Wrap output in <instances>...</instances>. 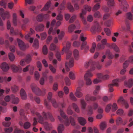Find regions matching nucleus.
Masks as SVG:
<instances>
[{"mask_svg": "<svg viewBox=\"0 0 133 133\" xmlns=\"http://www.w3.org/2000/svg\"><path fill=\"white\" fill-rule=\"evenodd\" d=\"M31 112L32 114H35L38 117V122L42 124H44L45 127L47 130H49L51 128V125L49 124L47 122H45L44 123V118L38 112H36L34 110H31Z\"/></svg>", "mask_w": 133, "mask_h": 133, "instance_id": "1", "label": "nucleus"}, {"mask_svg": "<svg viewBox=\"0 0 133 133\" xmlns=\"http://www.w3.org/2000/svg\"><path fill=\"white\" fill-rule=\"evenodd\" d=\"M31 88L33 92L38 95L43 96L46 93V90L44 88H42L41 90L38 88L36 85L34 83H32L30 85Z\"/></svg>", "mask_w": 133, "mask_h": 133, "instance_id": "2", "label": "nucleus"}, {"mask_svg": "<svg viewBox=\"0 0 133 133\" xmlns=\"http://www.w3.org/2000/svg\"><path fill=\"white\" fill-rule=\"evenodd\" d=\"M60 113L62 118L59 116H58V118L61 122L64 123L65 126H69L70 124V122L68 117L66 116L64 112L61 109L60 110Z\"/></svg>", "mask_w": 133, "mask_h": 133, "instance_id": "3", "label": "nucleus"}, {"mask_svg": "<svg viewBox=\"0 0 133 133\" xmlns=\"http://www.w3.org/2000/svg\"><path fill=\"white\" fill-rule=\"evenodd\" d=\"M93 75L90 70L88 71L85 74L84 77L86 81V84L87 85H89L91 84L92 81L90 78Z\"/></svg>", "mask_w": 133, "mask_h": 133, "instance_id": "4", "label": "nucleus"}, {"mask_svg": "<svg viewBox=\"0 0 133 133\" xmlns=\"http://www.w3.org/2000/svg\"><path fill=\"white\" fill-rule=\"evenodd\" d=\"M52 96V93L51 92H49L48 93V100L45 99L44 101V104L46 107V108L48 109H50V108L51 106L49 104L50 102L51 101V97Z\"/></svg>", "mask_w": 133, "mask_h": 133, "instance_id": "5", "label": "nucleus"}, {"mask_svg": "<svg viewBox=\"0 0 133 133\" xmlns=\"http://www.w3.org/2000/svg\"><path fill=\"white\" fill-rule=\"evenodd\" d=\"M42 115L44 119L45 120H47L49 118L51 122H54L55 121V119L52 114L49 112L46 113L44 112H43L42 113Z\"/></svg>", "mask_w": 133, "mask_h": 133, "instance_id": "6", "label": "nucleus"}, {"mask_svg": "<svg viewBox=\"0 0 133 133\" xmlns=\"http://www.w3.org/2000/svg\"><path fill=\"white\" fill-rule=\"evenodd\" d=\"M120 2L119 4L121 8L123 11H126L128 7V5L125 0H118Z\"/></svg>", "mask_w": 133, "mask_h": 133, "instance_id": "7", "label": "nucleus"}, {"mask_svg": "<svg viewBox=\"0 0 133 133\" xmlns=\"http://www.w3.org/2000/svg\"><path fill=\"white\" fill-rule=\"evenodd\" d=\"M0 14L3 20L8 19L9 17V12L7 11L4 12V9L2 8H0Z\"/></svg>", "mask_w": 133, "mask_h": 133, "instance_id": "8", "label": "nucleus"}, {"mask_svg": "<svg viewBox=\"0 0 133 133\" xmlns=\"http://www.w3.org/2000/svg\"><path fill=\"white\" fill-rule=\"evenodd\" d=\"M119 82V80L117 79H115L113 80L112 81L113 83L109 84L108 85L109 91L110 92H113L114 90L113 87L114 85L117 87L119 85L118 83Z\"/></svg>", "mask_w": 133, "mask_h": 133, "instance_id": "9", "label": "nucleus"}, {"mask_svg": "<svg viewBox=\"0 0 133 133\" xmlns=\"http://www.w3.org/2000/svg\"><path fill=\"white\" fill-rule=\"evenodd\" d=\"M18 46L20 49L22 50H25L26 48L29 47L28 45H26L24 42L22 40L18 38L17 39Z\"/></svg>", "mask_w": 133, "mask_h": 133, "instance_id": "10", "label": "nucleus"}, {"mask_svg": "<svg viewBox=\"0 0 133 133\" xmlns=\"http://www.w3.org/2000/svg\"><path fill=\"white\" fill-rule=\"evenodd\" d=\"M84 9H82V13L80 14V17H84L83 15H85L86 13V11H90L91 10V7L88 6L87 5H85L84 6Z\"/></svg>", "mask_w": 133, "mask_h": 133, "instance_id": "11", "label": "nucleus"}, {"mask_svg": "<svg viewBox=\"0 0 133 133\" xmlns=\"http://www.w3.org/2000/svg\"><path fill=\"white\" fill-rule=\"evenodd\" d=\"M74 65V59L71 58L69 62H66L65 63L66 69L67 71H69L70 69L68 66L71 68Z\"/></svg>", "mask_w": 133, "mask_h": 133, "instance_id": "12", "label": "nucleus"}, {"mask_svg": "<svg viewBox=\"0 0 133 133\" xmlns=\"http://www.w3.org/2000/svg\"><path fill=\"white\" fill-rule=\"evenodd\" d=\"M96 66L97 68L98 69H100L102 66H101L99 62H95L94 61L92 62V65L91 66V71H92L94 70L95 69V67Z\"/></svg>", "mask_w": 133, "mask_h": 133, "instance_id": "13", "label": "nucleus"}, {"mask_svg": "<svg viewBox=\"0 0 133 133\" xmlns=\"http://www.w3.org/2000/svg\"><path fill=\"white\" fill-rule=\"evenodd\" d=\"M82 90L81 88L80 87H78L75 93V95L78 98L82 97L83 96V94L82 92Z\"/></svg>", "mask_w": 133, "mask_h": 133, "instance_id": "14", "label": "nucleus"}, {"mask_svg": "<svg viewBox=\"0 0 133 133\" xmlns=\"http://www.w3.org/2000/svg\"><path fill=\"white\" fill-rule=\"evenodd\" d=\"M101 30V28L98 25L92 27L91 30V31L93 34H95L96 32H99Z\"/></svg>", "mask_w": 133, "mask_h": 133, "instance_id": "15", "label": "nucleus"}, {"mask_svg": "<svg viewBox=\"0 0 133 133\" xmlns=\"http://www.w3.org/2000/svg\"><path fill=\"white\" fill-rule=\"evenodd\" d=\"M20 94L22 99L23 100H26L27 98V95L25 90L22 88L20 91Z\"/></svg>", "mask_w": 133, "mask_h": 133, "instance_id": "16", "label": "nucleus"}, {"mask_svg": "<svg viewBox=\"0 0 133 133\" xmlns=\"http://www.w3.org/2000/svg\"><path fill=\"white\" fill-rule=\"evenodd\" d=\"M118 103H120L125 105V107L127 108L129 107V105L127 101L125 100L123 97H121L118 101Z\"/></svg>", "mask_w": 133, "mask_h": 133, "instance_id": "17", "label": "nucleus"}, {"mask_svg": "<svg viewBox=\"0 0 133 133\" xmlns=\"http://www.w3.org/2000/svg\"><path fill=\"white\" fill-rule=\"evenodd\" d=\"M11 97L13 104H17L19 102V98L18 97H15L14 95H11Z\"/></svg>", "mask_w": 133, "mask_h": 133, "instance_id": "18", "label": "nucleus"}, {"mask_svg": "<svg viewBox=\"0 0 133 133\" xmlns=\"http://www.w3.org/2000/svg\"><path fill=\"white\" fill-rule=\"evenodd\" d=\"M133 83V79H129L128 81L124 82V85L126 87H128L129 88H130L132 85Z\"/></svg>", "mask_w": 133, "mask_h": 133, "instance_id": "19", "label": "nucleus"}, {"mask_svg": "<svg viewBox=\"0 0 133 133\" xmlns=\"http://www.w3.org/2000/svg\"><path fill=\"white\" fill-rule=\"evenodd\" d=\"M99 79H101L104 80H105L108 79L109 76L108 75H103L101 73H98L97 75Z\"/></svg>", "mask_w": 133, "mask_h": 133, "instance_id": "20", "label": "nucleus"}, {"mask_svg": "<svg viewBox=\"0 0 133 133\" xmlns=\"http://www.w3.org/2000/svg\"><path fill=\"white\" fill-rule=\"evenodd\" d=\"M78 120L80 124L82 126L84 125L86 123V119L83 117H78Z\"/></svg>", "mask_w": 133, "mask_h": 133, "instance_id": "21", "label": "nucleus"}, {"mask_svg": "<svg viewBox=\"0 0 133 133\" xmlns=\"http://www.w3.org/2000/svg\"><path fill=\"white\" fill-rule=\"evenodd\" d=\"M44 28V25L42 24L38 25L35 28V29L37 31H43Z\"/></svg>", "mask_w": 133, "mask_h": 133, "instance_id": "22", "label": "nucleus"}, {"mask_svg": "<svg viewBox=\"0 0 133 133\" xmlns=\"http://www.w3.org/2000/svg\"><path fill=\"white\" fill-rule=\"evenodd\" d=\"M2 69L4 71H6L9 69V67L8 64L5 62L3 63L2 65Z\"/></svg>", "mask_w": 133, "mask_h": 133, "instance_id": "23", "label": "nucleus"}, {"mask_svg": "<svg viewBox=\"0 0 133 133\" xmlns=\"http://www.w3.org/2000/svg\"><path fill=\"white\" fill-rule=\"evenodd\" d=\"M107 1V4L109 8L112 7L115 5V3L114 0H106Z\"/></svg>", "mask_w": 133, "mask_h": 133, "instance_id": "24", "label": "nucleus"}, {"mask_svg": "<svg viewBox=\"0 0 133 133\" xmlns=\"http://www.w3.org/2000/svg\"><path fill=\"white\" fill-rule=\"evenodd\" d=\"M30 33L28 34L25 36V38L26 40L29 41L30 43H32L33 42L34 38L30 37Z\"/></svg>", "mask_w": 133, "mask_h": 133, "instance_id": "25", "label": "nucleus"}, {"mask_svg": "<svg viewBox=\"0 0 133 133\" xmlns=\"http://www.w3.org/2000/svg\"><path fill=\"white\" fill-rule=\"evenodd\" d=\"M80 101L81 105V108L83 109H85L87 105L86 103L83 99H81Z\"/></svg>", "mask_w": 133, "mask_h": 133, "instance_id": "26", "label": "nucleus"}, {"mask_svg": "<svg viewBox=\"0 0 133 133\" xmlns=\"http://www.w3.org/2000/svg\"><path fill=\"white\" fill-rule=\"evenodd\" d=\"M33 46L36 49H37L38 48L39 44L38 41V39H35L33 45Z\"/></svg>", "mask_w": 133, "mask_h": 133, "instance_id": "27", "label": "nucleus"}, {"mask_svg": "<svg viewBox=\"0 0 133 133\" xmlns=\"http://www.w3.org/2000/svg\"><path fill=\"white\" fill-rule=\"evenodd\" d=\"M75 26L73 24H72L70 25L68 28V31L70 32H72L75 29Z\"/></svg>", "mask_w": 133, "mask_h": 133, "instance_id": "28", "label": "nucleus"}, {"mask_svg": "<svg viewBox=\"0 0 133 133\" xmlns=\"http://www.w3.org/2000/svg\"><path fill=\"white\" fill-rule=\"evenodd\" d=\"M72 106L73 109L77 113L79 112V110L77 105L74 103L72 104Z\"/></svg>", "mask_w": 133, "mask_h": 133, "instance_id": "29", "label": "nucleus"}, {"mask_svg": "<svg viewBox=\"0 0 133 133\" xmlns=\"http://www.w3.org/2000/svg\"><path fill=\"white\" fill-rule=\"evenodd\" d=\"M29 68L31 70H34V67L30 65H27L26 67L23 69V71L24 72H25L28 71L29 70Z\"/></svg>", "mask_w": 133, "mask_h": 133, "instance_id": "30", "label": "nucleus"}, {"mask_svg": "<svg viewBox=\"0 0 133 133\" xmlns=\"http://www.w3.org/2000/svg\"><path fill=\"white\" fill-rule=\"evenodd\" d=\"M73 54L75 59L77 60L79 56L78 51L76 49H75L73 51Z\"/></svg>", "mask_w": 133, "mask_h": 133, "instance_id": "31", "label": "nucleus"}, {"mask_svg": "<svg viewBox=\"0 0 133 133\" xmlns=\"http://www.w3.org/2000/svg\"><path fill=\"white\" fill-rule=\"evenodd\" d=\"M24 59L26 62L28 64H29L31 61V57L30 55L29 54L28 55H26Z\"/></svg>", "mask_w": 133, "mask_h": 133, "instance_id": "32", "label": "nucleus"}, {"mask_svg": "<svg viewBox=\"0 0 133 133\" xmlns=\"http://www.w3.org/2000/svg\"><path fill=\"white\" fill-rule=\"evenodd\" d=\"M11 67L13 71L15 72H17L19 69V66H16L14 64L12 65Z\"/></svg>", "mask_w": 133, "mask_h": 133, "instance_id": "33", "label": "nucleus"}, {"mask_svg": "<svg viewBox=\"0 0 133 133\" xmlns=\"http://www.w3.org/2000/svg\"><path fill=\"white\" fill-rule=\"evenodd\" d=\"M11 89L12 91L14 93L17 92L18 90V86L14 85L12 86L11 88Z\"/></svg>", "mask_w": 133, "mask_h": 133, "instance_id": "34", "label": "nucleus"}, {"mask_svg": "<svg viewBox=\"0 0 133 133\" xmlns=\"http://www.w3.org/2000/svg\"><path fill=\"white\" fill-rule=\"evenodd\" d=\"M67 6L69 10L71 12H73L74 11V9L73 6L70 3H68L67 4Z\"/></svg>", "mask_w": 133, "mask_h": 133, "instance_id": "35", "label": "nucleus"}, {"mask_svg": "<svg viewBox=\"0 0 133 133\" xmlns=\"http://www.w3.org/2000/svg\"><path fill=\"white\" fill-rule=\"evenodd\" d=\"M112 48L116 52H119V49L118 46L115 44L113 43L111 45Z\"/></svg>", "mask_w": 133, "mask_h": 133, "instance_id": "36", "label": "nucleus"}, {"mask_svg": "<svg viewBox=\"0 0 133 133\" xmlns=\"http://www.w3.org/2000/svg\"><path fill=\"white\" fill-rule=\"evenodd\" d=\"M50 2H48L46 3L43 8L41 9V11L46 10L48 9L50 6Z\"/></svg>", "mask_w": 133, "mask_h": 133, "instance_id": "37", "label": "nucleus"}, {"mask_svg": "<svg viewBox=\"0 0 133 133\" xmlns=\"http://www.w3.org/2000/svg\"><path fill=\"white\" fill-rule=\"evenodd\" d=\"M10 34L12 35H17L18 34V31L17 30L15 31L13 28L11 27L10 28Z\"/></svg>", "mask_w": 133, "mask_h": 133, "instance_id": "38", "label": "nucleus"}, {"mask_svg": "<svg viewBox=\"0 0 133 133\" xmlns=\"http://www.w3.org/2000/svg\"><path fill=\"white\" fill-rule=\"evenodd\" d=\"M49 67L51 71L53 74H55L56 72V69L55 68L51 65L49 64Z\"/></svg>", "mask_w": 133, "mask_h": 133, "instance_id": "39", "label": "nucleus"}, {"mask_svg": "<svg viewBox=\"0 0 133 133\" xmlns=\"http://www.w3.org/2000/svg\"><path fill=\"white\" fill-rule=\"evenodd\" d=\"M106 127V123L104 122L101 123L100 125V128L102 130H103L105 129Z\"/></svg>", "mask_w": 133, "mask_h": 133, "instance_id": "40", "label": "nucleus"}, {"mask_svg": "<svg viewBox=\"0 0 133 133\" xmlns=\"http://www.w3.org/2000/svg\"><path fill=\"white\" fill-rule=\"evenodd\" d=\"M24 128L26 129H29L31 126L30 123L28 122H26L24 124Z\"/></svg>", "mask_w": 133, "mask_h": 133, "instance_id": "41", "label": "nucleus"}, {"mask_svg": "<svg viewBox=\"0 0 133 133\" xmlns=\"http://www.w3.org/2000/svg\"><path fill=\"white\" fill-rule=\"evenodd\" d=\"M4 130L5 132L8 133H10L12 131L13 129L12 127H10L8 128H5Z\"/></svg>", "mask_w": 133, "mask_h": 133, "instance_id": "42", "label": "nucleus"}, {"mask_svg": "<svg viewBox=\"0 0 133 133\" xmlns=\"http://www.w3.org/2000/svg\"><path fill=\"white\" fill-rule=\"evenodd\" d=\"M106 54L108 56L109 58V59H112L114 57V55L111 53L110 52V51L109 50H107L106 51Z\"/></svg>", "mask_w": 133, "mask_h": 133, "instance_id": "43", "label": "nucleus"}, {"mask_svg": "<svg viewBox=\"0 0 133 133\" xmlns=\"http://www.w3.org/2000/svg\"><path fill=\"white\" fill-rule=\"evenodd\" d=\"M9 57L10 60L13 61L15 59V56L12 53H9Z\"/></svg>", "mask_w": 133, "mask_h": 133, "instance_id": "44", "label": "nucleus"}, {"mask_svg": "<svg viewBox=\"0 0 133 133\" xmlns=\"http://www.w3.org/2000/svg\"><path fill=\"white\" fill-rule=\"evenodd\" d=\"M56 30H53V28L52 27H50L48 33L49 34L52 33L53 35H54L56 34Z\"/></svg>", "mask_w": 133, "mask_h": 133, "instance_id": "45", "label": "nucleus"}, {"mask_svg": "<svg viewBox=\"0 0 133 133\" xmlns=\"http://www.w3.org/2000/svg\"><path fill=\"white\" fill-rule=\"evenodd\" d=\"M69 96L70 98L73 101H77V98L72 92H71Z\"/></svg>", "mask_w": 133, "mask_h": 133, "instance_id": "46", "label": "nucleus"}, {"mask_svg": "<svg viewBox=\"0 0 133 133\" xmlns=\"http://www.w3.org/2000/svg\"><path fill=\"white\" fill-rule=\"evenodd\" d=\"M76 16L75 15H73L70 18L69 21V23H70L73 22L76 19Z\"/></svg>", "mask_w": 133, "mask_h": 133, "instance_id": "47", "label": "nucleus"}, {"mask_svg": "<svg viewBox=\"0 0 133 133\" xmlns=\"http://www.w3.org/2000/svg\"><path fill=\"white\" fill-rule=\"evenodd\" d=\"M51 102L53 107L55 108H57L58 106V105L57 103L56 100L54 99H52L51 100Z\"/></svg>", "mask_w": 133, "mask_h": 133, "instance_id": "48", "label": "nucleus"}, {"mask_svg": "<svg viewBox=\"0 0 133 133\" xmlns=\"http://www.w3.org/2000/svg\"><path fill=\"white\" fill-rule=\"evenodd\" d=\"M133 16L130 12H128L127 14L126 18L127 19L130 20H131L132 19Z\"/></svg>", "mask_w": 133, "mask_h": 133, "instance_id": "49", "label": "nucleus"}, {"mask_svg": "<svg viewBox=\"0 0 133 133\" xmlns=\"http://www.w3.org/2000/svg\"><path fill=\"white\" fill-rule=\"evenodd\" d=\"M93 113V108L91 106H89L88 110V114L89 115H91Z\"/></svg>", "mask_w": 133, "mask_h": 133, "instance_id": "50", "label": "nucleus"}, {"mask_svg": "<svg viewBox=\"0 0 133 133\" xmlns=\"http://www.w3.org/2000/svg\"><path fill=\"white\" fill-rule=\"evenodd\" d=\"M96 47V44L95 43H93L92 48L90 50V52L92 53L94 52Z\"/></svg>", "mask_w": 133, "mask_h": 133, "instance_id": "51", "label": "nucleus"}, {"mask_svg": "<svg viewBox=\"0 0 133 133\" xmlns=\"http://www.w3.org/2000/svg\"><path fill=\"white\" fill-rule=\"evenodd\" d=\"M71 106L70 105L69 106L67 110V112L68 114L72 115L73 113L72 110L71 109Z\"/></svg>", "mask_w": 133, "mask_h": 133, "instance_id": "52", "label": "nucleus"}, {"mask_svg": "<svg viewBox=\"0 0 133 133\" xmlns=\"http://www.w3.org/2000/svg\"><path fill=\"white\" fill-rule=\"evenodd\" d=\"M123 122L122 119L120 117H118L116 121V122L117 125H119Z\"/></svg>", "mask_w": 133, "mask_h": 133, "instance_id": "53", "label": "nucleus"}, {"mask_svg": "<svg viewBox=\"0 0 133 133\" xmlns=\"http://www.w3.org/2000/svg\"><path fill=\"white\" fill-rule=\"evenodd\" d=\"M69 77L72 79H74L75 78V75L74 73L72 72H70L69 74Z\"/></svg>", "mask_w": 133, "mask_h": 133, "instance_id": "54", "label": "nucleus"}, {"mask_svg": "<svg viewBox=\"0 0 133 133\" xmlns=\"http://www.w3.org/2000/svg\"><path fill=\"white\" fill-rule=\"evenodd\" d=\"M43 14H41L38 15L37 17L38 21L40 22L42 21L43 20Z\"/></svg>", "mask_w": 133, "mask_h": 133, "instance_id": "55", "label": "nucleus"}, {"mask_svg": "<svg viewBox=\"0 0 133 133\" xmlns=\"http://www.w3.org/2000/svg\"><path fill=\"white\" fill-rule=\"evenodd\" d=\"M40 76V74L38 71H36L34 73V76L36 80H38L39 79Z\"/></svg>", "mask_w": 133, "mask_h": 133, "instance_id": "56", "label": "nucleus"}, {"mask_svg": "<svg viewBox=\"0 0 133 133\" xmlns=\"http://www.w3.org/2000/svg\"><path fill=\"white\" fill-rule=\"evenodd\" d=\"M70 120L71 125L73 126L75 125V122L74 119L71 116L70 117Z\"/></svg>", "mask_w": 133, "mask_h": 133, "instance_id": "57", "label": "nucleus"}, {"mask_svg": "<svg viewBox=\"0 0 133 133\" xmlns=\"http://www.w3.org/2000/svg\"><path fill=\"white\" fill-rule=\"evenodd\" d=\"M129 60H127L124 63L123 67L124 69H126L128 66L129 64Z\"/></svg>", "mask_w": 133, "mask_h": 133, "instance_id": "58", "label": "nucleus"}, {"mask_svg": "<svg viewBox=\"0 0 133 133\" xmlns=\"http://www.w3.org/2000/svg\"><path fill=\"white\" fill-rule=\"evenodd\" d=\"M56 48V45L53 43H52L50 46V49L51 50H54Z\"/></svg>", "mask_w": 133, "mask_h": 133, "instance_id": "59", "label": "nucleus"}, {"mask_svg": "<svg viewBox=\"0 0 133 133\" xmlns=\"http://www.w3.org/2000/svg\"><path fill=\"white\" fill-rule=\"evenodd\" d=\"M100 5L99 3L96 4L93 7V11H95L98 10L100 8Z\"/></svg>", "mask_w": 133, "mask_h": 133, "instance_id": "60", "label": "nucleus"}, {"mask_svg": "<svg viewBox=\"0 0 133 133\" xmlns=\"http://www.w3.org/2000/svg\"><path fill=\"white\" fill-rule=\"evenodd\" d=\"M104 46L100 43H99L97 46V49H103L104 48Z\"/></svg>", "mask_w": 133, "mask_h": 133, "instance_id": "61", "label": "nucleus"}, {"mask_svg": "<svg viewBox=\"0 0 133 133\" xmlns=\"http://www.w3.org/2000/svg\"><path fill=\"white\" fill-rule=\"evenodd\" d=\"M123 110L122 109H119L117 111V114L120 116L123 115Z\"/></svg>", "mask_w": 133, "mask_h": 133, "instance_id": "62", "label": "nucleus"}, {"mask_svg": "<svg viewBox=\"0 0 133 133\" xmlns=\"http://www.w3.org/2000/svg\"><path fill=\"white\" fill-rule=\"evenodd\" d=\"M43 52L44 54L46 55L48 53V50L46 45H44L43 48Z\"/></svg>", "mask_w": 133, "mask_h": 133, "instance_id": "63", "label": "nucleus"}, {"mask_svg": "<svg viewBox=\"0 0 133 133\" xmlns=\"http://www.w3.org/2000/svg\"><path fill=\"white\" fill-rule=\"evenodd\" d=\"M14 133H24V131L22 130L18 129L17 128H16L14 130Z\"/></svg>", "mask_w": 133, "mask_h": 133, "instance_id": "64", "label": "nucleus"}]
</instances>
